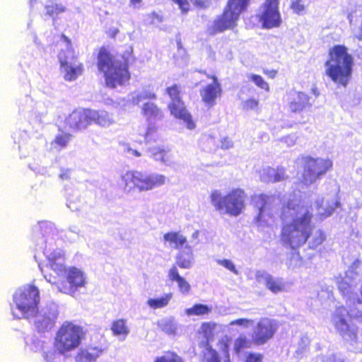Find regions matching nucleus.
<instances>
[{
    "label": "nucleus",
    "mask_w": 362,
    "mask_h": 362,
    "mask_svg": "<svg viewBox=\"0 0 362 362\" xmlns=\"http://www.w3.org/2000/svg\"><path fill=\"white\" fill-rule=\"evenodd\" d=\"M290 222L283 224L280 240L283 245L291 250H297L304 245L310 238V247L316 248L326 239L325 233L320 229L312 233L313 213L311 206L293 200H288L281 207L279 218Z\"/></svg>",
    "instance_id": "f257e3e1"
},
{
    "label": "nucleus",
    "mask_w": 362,
    "mask_h": 362,
    "mask_svg": "<svg viewBox=\"0 0 362 362\" xmlns=\"http://www.w3.org/2000/svg\"><path fill=\"white\" fill-rule=\"evenodd\" d=\"M134 61L131 48L115 54L108 46L103 45L97 51L96 66L103 76L105 86L110 88L124 86L129 81V66Z\"/></svg>",
    "instance_id": "f03ea898"
},
{
    "label": "nucleus",
    "mask_w": 362,
    "mask_h": 362,
    "mask_svg": "<svg viewBox=\"0 0 362 362\" xmlns=\"http://www.w3.org/2000/svg\"><path fill=\"white\" fill-rule=\"evenodd\" d=\"M325 75L338 86L346 87L351 79L354 57L344 45H334L328 50L325 62Z\"/></svg>",
    "instance_id": "7ed1b4c3"
},
{
    "label": "nucleus",
    "mask_w": 362,
    "mask_h": 362,
    "mask_svg": "<svg viewBox=\"0 0 362 362\" xmlns=\"http://www.w3.org/2000/svg\"><path fill=\"white\" fill-rule=\"evenodd\" d=\"M86 337L83 327L70 321L63 322L55 333L53 347L61 355L69 354L79 347Z\"/></svg>",
    "instance_id": "20e7f679"
},
{
    "label": "nucleus",
    "mask_w": 362,
    "mask_h": 362,
    "mask_svg": "<svg viewBox=\"0 0 362 362\" xmlns=\"http://www.w3.org/2000/svg\"><path fill=\"white\" fill-rule=\"evenodd\" d=\"M250 4V0H228L221 14L208 28L209 33L214 35L235 28L240 15L247 11Z\"/></svg>",
    "instance_id": "39448f33"
},
{
    "label": "nucleus",
    "mask_w": 362,
    "mask_h": 362,
    "mask_svg": "<svg viewBox=\"0 0 362 362\" xmlns=\"http://www.w3.org/2000/svg\"><path fill=\"white\" fill-rule=\"evenodd\" d=\"M211 202L217 211L224 210L225 213L231 216H238L245 209L247 194L241 188H234L224 196L218 190L211 192Z\"/></svg>",
    "instance_id": "423d86ee"
},
{
    "label": "nucleus",
    "mask_w": 362,
    "mask_h": 362,
    "mask_svg": "<svg viewBox=\"0 0 362 362\" xmlns=\"http://www.w3.org/2000/svg\"><path fill=\"white\" fill-rule=\"evenodd\" d=\"M121 180L124 189L127 192L134 189L143 192L163 185L165 177L160 174L147 175L140 171L128 170L122 175Z\"/></svg>",
    "instance_id": "0eeeda50"
},
{
    "label": "nucleus",
    "mask_w": 362,
    "mask_h": 362,
    "mask_svg": "<svg viewBox=\"0 0 362 362\" xmlns=\"http://www.w3.org/2000/svg\"><path fill=\"white\" fill-rule=\"evenodd\" d=\"M13 300L23 317L29 319L38 314L40 292L35 286L28 284L20 288L13 294Z\"/></svg>",
    "instance_id": "6e6552de"
},
{
    "label": "nucleus",
    "mask_w": 362,
    "mask_h": 362,
    "mask_svg": "<svg viewBox=\"0 0 362 362\" xmlns=\"http://www.w3.org/2000/svg\"><path fill=\"white\" fill-rule=\"evenodd\" d=\"M303 161L302 182L306 185L315 183L333 166L332 161L329 158L305 156L303 158Z\"/></svg>",
    "instance_id": "1a4fd4ad"
},
{
    "label": "nucleus",
    "mask_w": 362,
    "mask_h": 362,
    "mask_svg": "<svg viewBox=\"0 0 362 362\" xmlns=\"http://www.w3.org/2000/svg\"><path fill=\"white\" fill-rule=\"evenodd\" d=\"M256 18L263 28L279 27L281 24L279 0H264L259 6Z\"/></svg>",
    "instance_id": "9d476101"
},
{
    "label": "nucleus",
    "mask_w": 362,
    "mask_h": 362,
    "mask_svg": "<svg viewBox=\"0 0 362 362\" xmlns=\"http://www.w3.org/2000/svg\"><path fill=\"white\" fill-rule=\"evenodd\" d=\"M347 311L343 306L336 309L332 315V322L339 335L346 341L356 343L358 341V328L351 325L346 319Z\"/></svg>",
    "instance_id": "9b49d317"
},
{
    "label": "nucleus",
    "mask_w": 362,
    "mask_h": 362,
    "mask_svg": "<svg viewBox=\"0 0 362 362\" xmlns=\"http://www.w3.org/2000/svg\"><path fill=\"white\" fill-rule=\"evenodd\" d=\"M198 73L205 75L207 78L211 80V83L203 86L199 90L202 101L207 107H212L216 104L217 99L222 96L223 90L221 85L215 75L206 74V71L197 70Z\"/></svg>",
    "instance_id": "f8f14e48"
},
{
    "label": "nucleus",
    "mask_w": 362,
    "mask_h": 362,
    "mask_svg": "<svg viewBox=\"0 0 362 362\" xmlns=\"http://www.w3.org/2000/svg\"><path fill=\"white\" fill-rule=\"evenodd\" d=\"M277 330V325L274 320L263 317L256 324L252 334L253 344L259 346L270 340Z\"/></svg>",
    "instance_id": "ddd939ff"
},
{
    "label": "nucleus",
    "mask_w": 362,
    "mask_h": 362,
    "mask_svg": "<svg viewBox=\"0 0 362 362\" xmlns=\"http://www.w3.org/2000/svg\"><path fill=\"white\" fill-rule=\"evenodd\" d=\"M66 281L58 283L57 286L60 291L67 294L74 293L78 288L86 284V278L83 272L76 267H70L65 274Z\"/></svg>",
    "instance_id": "4468645a"
},
{
    "label": "nucleus",
    "mask_w": 362,
    "mask_h": 362,
    "mask_svg": "<svg viewBox=\"0 0 362 362\" xmlns=\"http://www.w3.org/2000/svg\"><path fill=\"white\" fill-rule=\"evenodd\" d=\"M252 204L257 210L255 222H267L268 218H274L271 197L266 194H255L252 197Z\"/></svg>",
    "instance_id": "2eb2a0df"
},
{
    "label": "nucleus",
    "mask_w": 362,
    "mask_h": 362,
    "mask_svg": "<svg viewBox=\"0 0 362 362\" xmlns=\"http://www.w3.org/2000/svg\"><path fill=\"white\" fill-rule=\"evenodd\" d=\"M66 126L73 131H81L90 125L89 109L72 111L64 120Z\"/></svg>",
    "instance_id": "dca6fc26"
},
{
    "label": "nucleus",
    "mask_w": 362,
    "mask_h": 362,
    "mask_svg": "<svg viewBox=\"0 0 362 362\" xmlns=\"http://www.w3.org/2000/svg\"><path fill=\"white\" fill-rule=\"evenodd\" d=\"M167 107L170 115L175 119L183 121L189 129L194 128L195 124L182 99L170 102Z\"/></svg>",
    "instance_id": "f3484780"
},
{
    "label": "nucleus",
    "mask_w": 362,
    "mask_h": 362,
    "mask_svg": "<svg viewBox=\"0 0 362 362\" xmlns=\"http://www.w3.org/2000/svg\"><path fill=\"white\" fill-rule=\"evenodd\" d=\"M288 105L293 113H300L311 107L310 98L302 91H291L288 93Z\"/></svg>",
    "instance_id": "a211bd4d"
},
{
    "label": "nucleus",
    "mask_w": 362,
    "mask_h": 362,
    "mask_svg": "<svg viewBox=\"0 0 362 362\" xmlns=\"http://www.w3.org/2000/svg\"><path fill=\"white\" fill-rule=\"evenodd\" d=\"M59 62L60 66L64 69V78L67 81L76 80L83 71L82 62H74V64L69 62L66 57L62 55V53L59 55Z\"/></svg>",
    "instance_id": "6ab92c4d"
},
{
    "label": "nucleus",
    "mask_w": 362,
    "mask_h": 362,
    "mask_svg": "<svg viewBox=\"0 0 362 362\" xmlns=\"http://www.w3.org/2000/svg\"><path fill=\"white\" fill-rule=\"evenodd\" d=\"M104 351L101 346L88 345L82 347L75 355V362H96Z\"/></svg>",
    "instance_id": "aec40b11"
},
{
    "label": "nucleus",
    "mask_w": 362,
    "mask_h": 362,
    "mask_svg": "<svg viewBox=\"0 0 362 362\" xmlns=\"http://www.w3.org/2000/svg\"><path fill=\"white\" fill-rule=\"evenodd\" d=\"M264 181L267 182H279L286 180L288 176L286 173V170L282 166L276 168H267L264 173Z\"/></svg>",
    "instance_id": "412c9836"
},
{
    "label": "nucleus",
    "mask_w": 362,
    "mask_h": 362,
    "mask_svg": "<svg viewBox=\"0 0 362 362\" xmlns=\"http://www.w3.org/2000/svg\"><path fill=\"white\" fill-rule=\"evenodd\" d=\"M141 114L147 120H156L163 118V112L156 103L146 102L141 107Z\"/></svg>",
    "instance_id": "4be33fe9"
},
{
    "label": "nucleus",
    "mask_w": 362,
    "mask_h": 362,
    "mask_svg": "<svg viewBox=\"0 0 362 362\" xmlns=\"http://www.w3.org/2000/svg\"><path fill=\"white\" fill-rule=\"evenodd\" d=\"M90 125L95 123L101 127H108L113 123L109 114L104 110H95L89 109Z\"/></svg>",
    "instance_id": "5701e85b"
},
{
    "label": "nucleus",
    "mask_w": 362,
    "mask_h": 362,
    "mask_svg": "<svg viewBox=\"0 0 362 362\" xmlns=\"http://www.w3.org/2000/svg\"><path fill=\"white\" fill-rule=\"evenodd\" d=\"M176 4L183 14L187 13L190 11V2L198 9H205L209 5L208 0H170Z\"/></svg>",
    "instance_id": "b1692460"
},
{
    "label": "nucleus",
    "mask_w": 362,
    "mask_h": 362,
    "mask_svg": "<svg viewBox=\"0 0 362 362\" xmlns=\"http://www.w3.org/2000/svg\"><path fill=\"white\" fill-rule=\"evenodd\" d=\"M193 262V250L189 245L180 251L176 256V265L181 269H189Z\"/></svg>",
    "instance_id": "393cba45"
},
{
    "label": "nucleus",
    "mask_w": 362,
    "mask_h": 362,
    "mask_svg": "<svg viewBox=\"0 0 362 362\" xmlns=\"http://www.w3.org/2000/svg\"><path fill=\"white\" fill-rule=\"evenodd\" d=\"M163 240L168 242L169 245L175 249H181L182 247L185 249L187 245V239L179 231L168 232L164 234Z\"/></svg>",
    "instance_id": "a878e982"
},
{
    "label": "nucleus",
    "mask_w": 362,
    "mask_h": 362,
    "mask_svg": "<svg viewBox=\"0 0 362 362\" xmlns=\"http://www.w3.org/2000/svg\"><path fill=\"white\" fill-rule=\"evenodd\" d=\"M168 278L171 281H176L179 290L182 293H188L191 290L190 284L179 274L176 265H173L168 272Z\"/></svg>",
    "instance_id": "bb28decb"
},
{
    "label": "nucleus",
    "mask_w": 362,
    "mask_h": 362,
    "mask_svg": "<svg viewBox=\"0 0 362 362\" xmlns=\"http://www.w3.org/2000/svg\"><path fill=\"white\" fill-rule=\"evenodd\" d=\"M57 318L56 313H52L51 315H44L40 319L35 321V329L41 333L48 332L54 327Z\"/></svg>",
    "instance_id": "cd10ccee"
},
{
    "label": "nucleus",
    "mask_w": 362,
    "mask_h": 362,
    "mask_svg": "<svg viewBox=\"0 0 362 362\" xmlns=\"http://www.w3.org/2000/svg\"><path fill=\"white\" fill-rule=\"evenodd\" d=\"M110 330L115 337L122 339H126L130 332L127 320L122 318L113 320Z\"/></svg>",
    "instance_id": "c85d7f7f"
},
{
    "label": "nucleus",
    "mask_w": 362,
    "mask_h": 362,
    "mask_svg": "<svg viewBox=\"0 0 362 362\" xmlns=\"http://www.w3.org/2000/svg\"><path fill=\"white\" fill-rule=\"evenodd\" d=\"M266 287L272 293H277L285 290V283L281 279L275 278L271 275L264 277Z\"/></svg>",
    "instance_id": "c756f323"
},
{
    "label": "nucleus",
    "mask_w": 362,
    "mask_h": 362,
    "mask_svg": "<svg viewBox=\"0 0 362 362\" xmlns=\"http://www.w3.org/2000/svg\"><path fill=\"white\" fill-rule=\"evenodd\" d=\"M45 14L52 18H55L66 11V8L62 3L58 2L57 0H49L45 6Z\"/></svg>",
    "instance_id": "7c9ffc66"
},
{
    "label": "nucleus",
    "mask_w": 362,
    "mask_h": 362,
    "mask_svg": "<svg viewBox=\"0 0 362 362\" xmlns=\"http://www.w3.org/2000/svg\"><path fill=\"white\" fill-rule=\"evenodd\" d=\"M172 297L173 294L171 293H168L160 298H149L146 303L150 308L154 310L162 308L169 304Z\"/></svg>",
    "instance_id": "2f4dec72"
},
{
    "label": "nucleus",
    "mask_w": 362,
    "mask_h": 362,
    "mask_svg": "<svg viewBox=\"0 0 362 362\" xmlns=\"http://www.w3.org/2000/svg\"><path fill=\"white\" fill-rule=\"evenodd\" d=\"M151 156L156 160L168 163L170 160L169 151L161 147H155L151 149Z\"/></svg>",
    "instance_id": "473e14b6"
},
{
    "label": "nucleus",
    "mask_w": 362,
    "mask_h": 362,
    "mask_svg": "<svg viewBox=\"0 0 362 362\" xmlns=\"http://www.w3.org/2000/svg\"><path fill=\"white\" fill-rule=\"evenodd\" d=\"M165 94L170 98V102L182 99L181 87L176 83L167 86L165 89Z\"/></svg>",
    "instance_id": "72a5a7b5"
},
{
    "label": "nucleus",
    "mask_w": 362,
    "mask_h": 362,
    "mask_svg": "<svg viewBox=\"0 0 362 362\" xmlns=\"http://www.w3.org/2000/svg\"><path fill=\"white\" fill-rule=\"evenodd\" d=\"M49 268L59 276H64L68 271V269H66L62 262L59 261L58 257H53L49 259Z\"/></svg>",
    "instance_id": "f704fd0d"
},
{
    "label": "nucleus",
    "mask_w": 362,
    "mask_h": 362,
    "mask_svg": "<svg viewBox=\"0 0 362 362\" xmlns=\"http://www.w3.org/2000/svg\"><path fill=\"white\" fill-rule=\"evenodd\" d=\"M252 344V339H248L245 335H240L235 340L233 349L236 354H240L243 349L250 348Z\"/></svg>",
    "instance_id": "c9c22d12"
},
{
    "label": "nucleus",
    "mask_w": 362,
    "mask_h": 362,
    "mask_svg": "<svg viewBox=\"0 0 362 362\" xmlns=\"http://www.w3.org/2000/svg\"><path fill=\"white\" fill-rule=\"evenodd\" d=\"M157 98L156 93L153 90H144L142 93L133 96L131 99L132 103L134 105H139L140 103L145 100H153Z\"/></svg>",
    "instance_id": "e433bc0d"
},
{
    "label": "nucleus",
    "mask_w": 362,
    "mask_h": 362,
    "mask_svg": "<svg viewBox=\"0 0 362 362\" xmlns=\"http://www.w3.org/2000/svg\"><path fill=\"white\" fill-rule=\"evenodd\" d=\"M211 311L209 307L203 304H195L192 308H187L185 313L187 315H203L208 314Z\"/></svg>",
    "instance_id": "4c0bfd02"
},
{
    "label": "nucleus",
    "mask_w": 362,
    "mask_h": 362,
    "mask_svg": "<svg viewBox=\"0 0 362 362\" xmlns=\"http://www.w3.org/2000/svg\"><path fill=\"white\" fill-rule=\"evenodd\" d=\"M202 362H221L218 353L211 346H209L204 353Z\"/></svg>",
    "instance_id": "58836bf2"
},
{
    "label": "nucleus",
    "mask_w": 362,
    "mask_h": 362,
    "mask_svg": "<svg viewBox=\"0 0 362 362\" xmlns=\"http://www.w3.org/2000/svg\"><path fill=\"white\" fill-rule=\"evenodd\" d=\"M170 357H167L165 356H161L156 357L155 358L154 362H184L181 357H180L174 351H168Z\"/></svg>",
    "instance_id": "ea45409f"
},
{
    "label": "nucleus",
    "mask_w": 362,
    "mask_h": 362,
    "mask_svg": "<svg viewBox=\"0 0 362 362\" xmlns=\"http://www.w3.org/2000/svg\"><path fill=\"white\" fill-rule=\"evenodd\" d=\"M71 138V134L64 133L62 134H59V135L56 136V137L54 138L52 143L57 145L58 146H59L61 148H64L67 146Z\"/></svg>",
    "instance_id": "a19ab883"
},
{
    "label": "nucleus",
    "mask_w": 362,
    "mask_h": 362,
    "mask_svg": "<svg viewBox=\"0 0 362 362\" xmlns=\"http://www.w3.org/2000/svg\"><path fill=\"white\" fill-rule=\"evenodd\" d=\"M250 78L259 88L266 90V91L269 90V84L264 80V78L261 76L257 75V74H252L250 76Z\"/></svg>",
    "instance_id": "79ce46f5"
},
{
    "label": "nucleus",
    "mask_w": 362,
    "mask_h": 362,
    "mask_svg": "<svg viewBox=\"0 0 362 362\" xmlns=\"http://www.w3.org/2000/svg\"><path fill=\"white\" fill-rule=\"evenodd\" d=\"M160 329L166 334H174L176 332L177 327L173 320H168L161 323Z\"/></svg>",
    "instance_id": "37998d69"
},
{
    "label": "nucleus",
    "mask_w": 362,
    "mask_h": 362,
    "mask_svg": "<svg viewBox=\"0 0 362 362\" xmlns=\"http://www.w3.org/2000/svg\"><path fill=\"white\" fill-rule=\"evenodd\" d=\"M338 288L343 296L348 297L349 300H351L353 298L352 296L354 294V292L349 284H348L347 282H341L339 284Z\"/></svg>",
    "instance_id": "c03bdc74"
},
{
    "label": "nucleus",
    "mask_w": 362,
    "mask_h": 362,
    "mask_svg": "<svg viewBox=\"0 0 362 362\" xmlns=\"http://www.w3.org/2000/svg\"><path fill=\"white\" fill-rule=\"evenodd\" d=\"M306 5L303 0H294L291 2V8L298 15L303 14L305 10Z\"/></svg>",
    "instance_id": "a18cd8bd"
},
{
    "label": "nucleus",
    "mask_w": 362,
    "mask_h": 362,
    "mask_svg": "<svg viewBox=\"0 0 362 362\" xmlns=\"http://www.w3.org/2000/svg\"><path fill=\"white\" fill-rule=\"evenodd\" d=\"M259 101L255 98H249L243 103V108L246 111L257 110Z\"/></svg>",
    "instance_id": "49530a36"
},
{
    "label": "nucleus",
    "mask_w": 362,
    "mask_h": 362,
    "mask_svg": "<svg viewBox=\"0 0 362 362\" xmlns=\"http://www.w3.org/2000/svg\"><path fill=\"white\" fill-rule=\"evenodd\" d=\"M157 132V128L154 126H148L146 132L143 134H141L144 139L145 142L148 143L155 139Z\"/></svg>",
    "instance_id": "de8ad7c7"
},
{
    "label": "nucleus",
    "mask_w": 362,
    "mask_h": 362,
    "mask_svg": "<svg viewBox=\"0 0 362 362\" xmlns=\"http://www.w3.org/2000/svg\"><path fill=\"white\" fill-rule=\"evenodd\" d=\"M262 354L250 352L245 356V362H262Z\"/></svg>",
    "instance_id": "09e8293b"
},
{
    "label": "nucleus",
    "mask_w": 362,
    "mask_h": 362,
    "mask_svg": "<svg viewBox=\"0 0 362 362\" xmlns=\"http://www.w3.org/2000/svg\"><path fill=\"white\" fill-rule=\"evenodd\" d=\"M253 323V320L247 318L235 319L230 322V325H239L247 327Z\"/></svg>",
    "instance_id": "8fccbe9b"
},
{
    "label": "nucleus",
    "mask_w": 362,
    "mask_h": 362,
    "mask_svg": "<svg viewBox=\"0 0 362 362\" xmlns=\"http://www.w3.org/2000/svg\"><path fill=\"white\" fill-rule=\"evenodd\" d=\"M218 262L219 264L226 267L230 272H232L235 274H237V270H236L234 264H233V262L230 260L225 259L219 260Z\"/></svg>",
    "instance_id": "3c124183"
},
{
    "label": "nucleus",
    "mask_w": 362,
    "mask_h": 362,
    "mask_svg": "<svg viewBox=\"0 0 362 362\" xmlns=\"http://www.w3.org/2000/svg\"><path fill=\"white\" fill-rule=\"evenodd\" d=\"M60 37H61V39L62 40H64L66 43L67 46H68V50L72 53L71 59L73 60L76 59L77 57L74 54V50L73 47H71V40L68 37H66L65 35H64V34H62Z\"/></svg>",
    "instance_id": "603ef678"
},
{
    "label": "nucleus",
    "mask_w": 362,
    "mask_h": 362,
    "mask_svg": "<svg viewBox=\"0 0 362 362\" xmlns=\"http://www.w3.org/2000/svg\"><path fill=\"white\" fill-rule=\"evenodd\" d=\"M59 177L62 180H66L70 179V170L69 169H62L60 174Z\"/></svg>",
    "instance_id": "864d4df0"
},
{
    "label": "nucleus",
    "mask_w": 362,
    "mask_h": 362,
    "mask_svg": "<svg viewBox=\"0 0 362 362\" xmlns=\"http://www.w3.org/2000/svg\"><path fill=\"white\" fill-rule=\"evenodd\" d=\"M218 343L220 344H221V346H223V351H225L226 352L228 351L229 344H228V339H222L218 341Z\"/></svg>",
    "instance_id": "5fc2aeb1"
},
{
    "label": "nucleus",
    "mask_w": 362,
    "mask_h": 362,
    "mask_svg": "<svg viewBox=\"0 0 362 362\" xmlns=\"http://www.w3.org/2000/svg\"><path fill=\"white\" fill-rule=\"evenodd\" d=\"M263 72L265 75L268 76L271 78H274L277 74V71L276 70L264 69Z\"/></svg>",
    "instance_id": "6e6d98bb"
},
{
    "label": "nucleus",
    "mask_w": 362,
    "mask_h": 362,
    "mask_svg": "<svg viewBox=\"0 0 362 362\" xmlns=\"http://www.w3.org/2000/svg\"><path fill=\"white\" fill-rule=\"evenodd\" d=\"M119 33V30L117 28L111 29L108 31L107 35L110 37L114 38L117 33Z\"/></svg>",
    "instance_id": "4d7b16f0"
},
{
    "label": "nucleus",
    "mask_w": 362,
    "mask_h": 362,
    "mask_svg": "<svg viewBox=\"0 0 362 362\" xmlns=\"http://www.w3.org/2000/svg\"><path fill=\"white\" fill-rule=\"evenodd\" d=\"M127 151V152L130 153L132 156L135 157H139L141 155V153L139 152L137 150L132 149L131 148H128Z\"/></svg>",
    "instance_id": "13d9d810"
},
{
    "label": "nucleus",
    "mask_w": 362,
    "mask_h": 362,
    "mask_svg": "<svg viewBox=\"0 0 362 362\" xmlns=\"http://www.w3.org/2000/svg\"><path fill=\"white\" fill-rule=\"evenodd\" d=\"M142 2V0H129V4L134 7L139 6Z\"/></svg>",
    "instance_id": "bf43d9fd"
},
{
    "label": "nucleus",
    "mask_w": 362,
    "mask_h": 362,
    "mask_svg": "<svg viewBox=\"0 0 362 362\" xmlns=\"http://www.w3.org/2000/svg\"><path fill=\"white\" fill-rule=\"evenodd\" d=\"M45 277L47 279L48 281L52 283V284H56V281H54V279H53L52 278V276L50 275L49 278H47V276L45 275Z\"/></svg>",
    "instance_id": "052dcab7"
},
{
    "label": "nucleus",
    "mask_w": 362,
    "mask_h": 362,
    "mask_svg": "<svg viewBox=\"0 0 362 362\" xmlns=\"http://www.w3.org/2000/svg\"><path fill=\"white\" fill-rule=\"evenodd\" d=\"M49 355H50V356H51L52 355V352H47V353H45V355H44V358H45L46 360H47V361H48V358H49Z\"/></svg>",
    "instance_id": "680f3d73"
},
{
    "label": "nucleus",
    "mask_w": 362,
    "mask_h": 362,
    "mask_svg": "<svg viewBox=\"0 0 362 362\" xmlns=\"http://www.w3.org/2000/svg\"><path fill=\"white\" fill-rule=\"evenodd\" d=\"M202 328H204V327H210V324L209 323H204L202 324Z\"/></svg>",
    "instance_id": "e2e57ef3"
},
{
    "label": "nucleus",
    "mask_w": 362,
    "mask_h": 362,
    "mask_svg": "<svg viewBox=\"0 0 362 362\" xmlns=\"http://www.w3.org/2000/svg\"><path fill=\"white\" fill-rule=\"evenodd\" d=\"M334 209L332 208L330 211H329L325 215L327 216H329L332 211H333Z\"/></svg>",
    "instance_id": "0e129e2a"
},
{
    "label": "nucleus",
    "mask_w": 362,
    "mask_h": 362,
    "mask_svg": "<svg viewBox=\"0 0 362 362\" xmlns=\"http://www.w3.org/2000/svg\"><path fill=\"white\" fill-rule=\"evenodd\" d=\"M315 90H316V89H315V88H314V89H313V92H314V93L315 94V95H316V96H317L319 93H318L317 92H316V91H315Z\"/></svg>",
    "instance_id": "69168bd1"
}]
</instances>
